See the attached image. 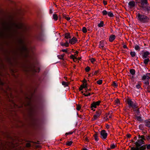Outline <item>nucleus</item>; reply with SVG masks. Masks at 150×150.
Listing matches in <instances>:
<instances>
[{
    "mask_svg": "<svg viewBox=\"0 0 150 150\" xmlns=\"http://www.w3.org/2000/svg\"><path fill=\"white\" fill-rule=\"evenodd\" d=\"M4 30L7 32H10L11 30V27L8 25L6 23H4L3 24Z\"/></svg>",
    "mask_w": 150,
    "mask_h": 150,
    "instance_id": "9d476101",
    "label": "nucleus"
},
{
    "mask_svg": "<svg viewBox=\"0 0 150 150\" xmlns=\"http://www.w3.org/2000/svg\"><path fill=\"white\" fill-rule=\"evenodd\" d=\"M134 48L136 50H140V47L139 46V45H136L135 46Z\"/></svg>",
    "mask_w": 150,
    "mask_h": 150,
    "instance_id": "c9c22d12",
    "label": "nucleus"
},
{
    "mask_svg": "<svg viewBox=\"0 0 150 150\" xmlns=\"http://www.w3.org/2000/svg\"><path fill=\"white\" fill-rule=\"evenodd\" d=\"M147 75L146 74L144 75L142 77V79L143 80H145L147 78Z\"/></svg>",
    "mask_w": 150,
    "mask_h": 150,
    "instance_id": "7c9ffc66",
    "label": "nucleus"
},
{
    "mask_svg": "<svg viewBox=\"0 0 150 150\" xmlns=\"http://www.w3.org/2000/svg\"><path fill=\"white\" fill-rule=\"evenodd\" d=\"M146 139L148 140L150 139V135H149L148 136H146Z\"/></svg>",
    "mask_w": 150,
    "mask_h": 150,
    "instance_id": "e2e57ef3",
    "label": "nucleus"
},
{
    "mask_svg": "<svg viewBox=\"0 0 150 150\" xmlns=\"http://www.w3.org/2000/svg\"><path fill=\"white\" fill-rule=\"evenodd\" d=\"M4 34L3 32L0 31V37H4Z\"/></svg>",
    "mask_w": 150,
    "mask_h": 150,
    "instance_id": "6e6d98bb",
    "label": "nucleus"
},
{
    "mask_svg": "<svg viewBox=\"0 0 150 150\" xmlns=\"http://www.w3.org/2000/svg\"><path fill=\"white\" fill-rule=\"evenodd\" d=\"M63 52H65L66 53H67L68 52L67 50L66 49H63L61 50Z\"/></svg>",
    "mask_w": 150,
    "mask_h": 150,
    "instance_id": "13d9d810",
    "label": "nucleus"
},
{
    "mask_svg": "<svg viewBox=\"0 0 150 150\" xmlns=\"http://www.w3.org/2000/svg\"><path fill=\"white\" fill-rule=\"evenodd\" d=\"M150 54V53L147 51L144 52L142 54V58L143 59L146 58L148 57V55H149Z\"/></svg>",
    "mask_w": 150,
    "mask_h": 150,
    "instance_id": "ddd939ff",
    "label": "nucleus"
},
{
    "mask_svg": "<svg viewBox=\"0 0 150 150\" xmlns=\"http://www.w3.org/2000/svg\"><path fill=\"white\" fill-rule=\"evenodd\" d=\"M63 16L64 18L65 19H67L68 21H69L70 19V18L69 17H67V16H66V14H63Z\"/></svg>",
    "mask_w": 150,
    "mask_h": 150,
    "instance_id": "c85d7f7f",
    "label": "nucleus"
},
{
    "mask_svg": "<svg viewBox=\"0 0 150 150\" xmlns=\"http://www.w3.org/2000/svg\"><path fill=\"white\" fill-rule=\"evenodd\" d=\"M142 3L140 7V9L145 12H147L148 13L149 11H150V5H149L147 0H144Z\"/></svg>",
    "mask_w": 150,
    "mask_h": 150,
    "instance_id": "f257e3e1",
    "label": "nucleus"
},
{
    "mask_svg": "<svg viewBox=\"0 0 150 150\" xmlns=\"http://www.w3.org/2000/svg\"><path fill=\"white\" fill-rule=\"evenodd\" d=\"M144 83L145 84H146V85H147V86H148L149 85V81H145L144 82Z\"/></svg>",
    "mask_w": 150,
    "mask_h": 150,
    "instance_id": "603ef678",
    "label": "nucleus"
},
{
    "mask_svg": "<svg viewBox=\"0 0 150 150\" xmlns=\"http://www.w3.org/2000/svg\"><path fill=\"white\" fill-rule=\"evenodd\" d=\"M140 149H142L143 150H144L146 149V147L144 145H143L142 146H140Z\"/></svg>",
    "mask_w": 150,
    "mask_h": 150,
    "instance_id": "a18cd8bd",
    "label": "nucleus"
},
{
    "mask_svg": "<svg viewBox=\"0 0 150 150\" xmlns=\"http://www.w3.org/2000/svg\"><path fill=\"white\" fill-rule=\"evenodd\" d=\"M136 87L137 89H140L141 90L142 89V88H141V86L139 84H137L136 86Z\"/></svg>",
    "mask_w": 150,
    "mask_h": 150,
    "instance_id": "a19ab883",
    "label": "nucleus"
},
{
    "mask_svg": "<svg viewBox=\"0 0 150 150\" xmlns=\"http://www.w3.org/2000/svg\"><path fill=\"white\" fill-rule=\"evenodd\" d=\"M83 87H84L83 88H87V83H86L85 84L84 83H83Z\"/></svg>",
    "mask_w": 150,
    "mask_h": 150,
    "instance_id": "c03bdc74",
    "label": "nucleus"
},
{
    "mask_svg": "<svg viewBox=\"0 0 150 150\" xmlns=\"http://www.w3.org/2000/svg\"><path fill=\"white\" fill-rule=\"evenodd\" d=\"M130 54L132 57H134L136 55V53L134 52L131 51L130 52Z\"/></svg>",
    "mask_w": 150,
    "mask_h": 150,
    "instance_id": "473e14b6",
    "label": "nucleus"
},
{
    "mask_svg": "<svg viewBox=\"0 0 150 150\" xmlns=\"http://www.w3.org/2000/svg\"><path fill=\"white\" fill-rule=\"evenodd\" d=\"M82 82H83V83H86L87 82V81L86 80V79H84L83 80V81Z\"/></svg>",
    "mask_w": 150,
    "mask_h": 150,
    "instance_id": "338daca9",
    "label": "nucleus"
},
{
    "mask_svg": "<svg viewBox=\"0 0 150 150\" xmlns=\"http://www.w3.org/2000/svg\"><path fill=\"white\" fill-rule=\"evenodd\" d=\"M108 15L110 17H113L114 16L113 13L111 12L110 11L108 12Z\"/></svg>",
    "mask_w": 150,
    "mask_h": 150,
    "instance_id": "bb28decb",
    "label": "nucleus"
},
{
    "mask_svg": "<svg viewBox=\"0 0 150 150\" xmlns=\"http://www.w3.org/2000/svg\"><path fill=\"white\" fill-rule=\"evenodd\" d=\"M72 143V141H68L66 142V144L69 146H70Z\"/></svg>",
    "mask_w": 150,
    "mask_h": 150,
    "instance_id": "2f4dec72",
    "label": "nucleus"
},
{
    "mask_svg": "<svg viewBox=\"0 0 150 150\" xmlns=\"http://www.w3.org/2000/svg\"><path fill=\"white\" fill-rule=\"evenodd\" d=\"M147 148L148 149H150V144L147 145Z\"/></svg>",
    "mask_w": 150,
    "mask_h": 150,
    "instance_id": "0e129e2a",
    "label": "nucleus"
},
{
    "mask_svg": "<svg viewBox=\"0 0 150 150\" xmlns=\"http://www.w3.org/2000/svg\"><path fill=\"white\" fill-rule=\"evenodd\" d=\"M104 23L103 21H101L100 23L98 24V26L99 27H101L103 26Z\"/></svg>",
    "mask_w": 150,
    "mask_h": 150,
    "instance_id": "cd10ccee",
    "label": "nucleus"
},
{
    "mask_svg": "<svg viewBox=\"0 0 150 150\" xmlns=\"http://www.w3.org/2000/svg\"><path fill=\"white\" fill-rule=\"evenodd\" d=\"M115 38V36L114 35H111L109 38V41L110 42H112Z\"/></svg>",
    "mask_w": 150,
    "mask_h": 150,
    "instance_id": "dca6fc26",
    "label": "nucleus"
},
{
    "mask_svg": "<svg viewBox=\"0 0 150 150\" xmlns=\"http://www.w3.org/2000/svg\"><path fill=\"white\" fill-rule=\"evenodd\" d=\"M30 70L34 73L39 72L40 71L39 67H36L34 63L31 64L29 67Z\"/></svg>",
    "mask_w": 150,
    "mask_h": 150,
    "instance_id": "39448f33",
    "label": "nucleus"
},
{
    "mask_svg": "<svg viewBox=\"0 0 150 150\" xmlns=\"http://www.w3.org/2000/svg\"><path fill=\"white\" fill-rule=\"evenodd\" d=\"M95 61V59L94 58H92L91 59V61L92 63H93Z\"/></svg>",
    "mask_w": 150,
    "mask_h": 150,
    "instance_id": "864d4df0",
    "label": "nucleus"
},
{
    "mask_svg": "<svg viewBox=\"0 0 150 150\" xmlns=\"http://www.w3.org/2000/svg\"><path fill=\"white\" fill-rule=\"evenodd\" d=\"M123 48H124V49H128V48H127V46L125 45H123Z\"/></svg>",
    "mask_w": 150,
    "mask_h": 150,
    "instance_id": "69168bd1",
    "label": "nucleus"
},
{
    "mask_svg": "<svg viewBox=\"0 0 150 150\" xmlns=\"http://www.w3.org/2000/svg\"><path fill=\"white\" fill-rule=\"evenodd\" d=\"M101 137L103 139H105L108 136V134L105 130H103L100 132Z\"/></svg>",
    "mask_w": 150,
    "mask_h": 150,
    "instance_id": "6e6552de",
    "label": "nucleus"
},
{
    "mask_svg": "<svg viewBox=\"0 0 150 150\" xmlns=\"http://www.w3.org/2000/svg\"><path fill=\"white\" fill-rule=\"evenodd\" d=\"M136 113L137 114V115H139L140 113L139 111V108H138L137 110L136 111Z\"/></svg>",
    "mask_w": 150,
    "mask_h": 150,
    "instance_id": "3c124183",
    "label": "nucleus"
},
{
    "mask_svg": "<svg viewBox=\"0 0 150 150\" xmlns=\"http://www.w3.org/2000/svg\"><path fill=\"white\" fill-rule=\"evenodd\" d=\"M136 3L137 4L138 6L140 7L141 6V1L140 0H135Z\"/></svg>",
    "mask_w": 150,
    "mask_h": 150,
    "instance_id": "b1692460",
    "label": "nucleus"
},
{
    "mask_svg": "<svg viewBox=\"0 0 150 150\" xmlns=\"http://www.w3.org/2000/svg\"><path fill=\"white\" fill-rule=\"evenodd\" d=\"M19 43L21 45V50L22 52H28L29 50L26 46L25 45L22 39L19 40Z\"/></svg>",
    "mask_w": 150,
    "mask_h": 150,
    "instance_id": "7ed1b4c3",
    "label": "nucleus"
},
{
    "mask_svg": "<svg viewBox=\"0 0 150 150\" xmlns=\"http://www.w3.org/2000/svg\"><path fill=\"white\" fill-rule=\"evenodd\" d=\"M53 19L55 21H57L58 19V16L57 14H54L53 16Z\"/></svg>",
    "mask_w": 150,
    "mask_h": 150,
    "instance_id": "a878e982",
    "label": "nucleus"
},
{
    "mask_svg": "<svg viewBox=\"0 0 150 150\" xmlns=\"http://www.w3.org/2000/svg\"><path fill=\"white\" fill-rule=\"evenodd\" d=\"M145 125L150 128V119L146 120L144 121Z\"/></svg>",
    "mask_w": 150,
    "mask_h": 150,
    "instance_id": "2eb2a0df",
    "label": "nucleus"
},
{
    "mask_svg": "<svg viewBox=\"0 0 150 150\" xmlns=\"http://www.w3.org/2000/svg\"><path fill=\"white\" fill-rule=\"evenodd\" d=\"M149 59L148 58L147 59H145L144 60V63L145 65L147 64H148V63L149 62Z\"/></svg>",
    "mask_w": 150,
    "mask_h": 150,
    "instance_id": "393cba45",
    "label": "nucleus"
},
{
    "mask_svg": "<svg viewBox=\"0 0 150 150\" xmlns=\"http://www.w3.org/2000/svg\"><path fill=\"white\" fill-rule=\"evenodd\" d=\"M83 87H83V85H81L79 88V91H81L82 90H83Z\"/></svg>",
    "mask_w": 150,
    "mask_h": 150,
    "instance_id": "5fc2aeb1",
    "label": "nucleus"
},
{
    "mask_svg": "<svg viewBox=\"0 0 150 150\" xmlns=\"http://www.w3.org/2000/svg\"><path fill=\"white\" fill-rule=\"evenodd\" d=\"M135 5V2L134 1L129 2L128 4V6L130 9L133 8Z\"/></svg>",
    "mask_w": 150,
    "mask_h": 150,
    "instance_id": "9b49d317",
    "label": "nucleus"
},
{
    "mask_svg": "<svg viewBox=\"0 0 150 150\" xmlns=\"http://www.w3.org/2000/svg\"><path fill=\"white\" fill-rule=\"evenodd\" d=\"M141 139H143V140H146V139L145 138V137L144 135L141 136Z\"/></svg>",
    "mask_w": 150,
    "mask_h": 150,
    "instance_id": "8fccbe9b",
    "label": "nucleus"
},
{
    "mask_svg": "<svg viewBox=\"0 0 150 150\" xmlns=\"http://www.w3.org/2000/svg\"><path fill=\"white\" fill-rule=\"evenodd\" d=\"M65 38L67 39L71 38V37L70 36V33H66L64 35Z\"/></svg>",
    "mask_w": 150,
    "mask_h": 150,
    "instance_id": "aec40b11",
    "label": "nucleus"
},
{
    "mask_svg": "<svg viewBox=\"0 0 150 150\" xmlns=\"http://www.w3.org/2000/svg\"><path fill=\"white\" fill-rule=\"evenodd\" d=\"M98 71H96L94 74H93V75H96L97 74V73H98Z\"/></svg>",
    "mask_w": 150,
    "mask_h": 150,
    "instance_id": "680f3d73",
    "label": "nucleus"
},
{
    "mask_svg": "<svg viewBox=\"0 0 150 150\" xmlns=\"http://www.w3.org/2000/svg\"><path fill=\"white\" fill-rule=\"evenodd\" d=\"M62 84L64 86V87H66L68 86V83L65 81H62Z\"/></svg>",
    "mask_w": 150,
    "mask_h": 150,
    "instance_id": "f704fd0d",
    "label": "nucleus"
},
{
    "mask_svg": "<svg viewBox=\"0 0 150 150\" xmlns=\"http://www.w3.org/2000/svg\"><path fill=\"white\" fill-rule=\"evenodd\" d=\"M65 55V54L63 53V54H62L61 55H58L57 57L59 59L64 60V59L63 57H64Z\"/></svg>",
    "mask_w": 150,
    "mask_h": 150,
    "instance_id": "5701e85b",
    "label": "nucleus"
},
{
    "mask_svg": "<svg viewBox=\"0 0 150 150\" xmlns=\"http://www.w3.org/2000/svg\"><path fill=\"white\" fill-rule=\"evenodd\" d=\"M101 113V111L100 110L96 111V114L93 116V117L92 118V120H96L99 117Z\"/></svg>",
    "mask_w": 150,
    "mask_h": 150,
    "instance_id": "1a4fd4ad",
    "label": "nucleus"
},
{
    "mask_svg": "<svg viewBox=\"0 0 150 150\" xmlns=\"http://www.w3.org/2000/svg\"><path fill=\"white\" fill-rule=\"evenodd\" d=\"M70 58L71 59H74V58H75V59H77V58L76 57H75L74 56L73 54H72L70 56Z\"/></svg>",
    "mask_w": 150,
    "mask_h": 150,
    "instance_id": "79ce46f5",
    "label": "nucleus"
},
{
    "mask_svg": "<svg viewBox=\"0 0 150 150\" xmlns=\"http://www.w3.org/2000/svg\"><path fill=\"white\" fill-rule=\"evenodd\" d=\"M126 136L127 138H129L131 137V135L130 134H127L126 135Z\"/></svg>",
    "mask_w": 150,
    "mask_h": 150,
    "instance_id": "bf43d9fd",
    "label": "nucleus"
},
{
    "mask_svg": "<svg viewBox=\"0 0 150 150\" xmlns=\"http://www.w3.org/2000/svg\"><path fill=\"white\" fill-rule=\"evenodd\" d=\"M137 16L138 17V20L142 23H148L149 20V18L146 16L141 14L139 13L138 14Z\"/></svg>",
    "mask_w": 150,
    "mask_h": 150,
    "instance_id": "f03ea898",
    "label": "nucleus"
},
{
    "mask_svg": "<svg viewBox=\"0 0 150 150\" xmlns=\"http://www.w3.org/2000/svg\"><path fill=\"white\" fill-rule=\"evenodd\" d=\"M136 145V147L135 149H139V147H140L143 144H145V142L143 140V139H138L137 142L134 143Z\"/></svg>",
    "mask_w": 150,
    "mask_h": 150,
    "instance_id": "0eeeda50",
    "label": "nucleus"
},
{
    "mask_svg": "<svg viewBox=\"0 0 150 150\" xmlns=\"http://www.w3.org/2000/svg\"><path fill=\"white\" fill-rule=\"evenodd\" d=\"M77 41V38L75 37H73L72 39L69 40V43L72 44L76 43Z\"/></svg>",
    "mask_w": 150,
    "mask_h": 150,
    "instance_id": "f8f14e48",
    "label": "nucleus"
},
{
    "mask_svg": "<svg viewBox=\"0 0 150 150\" xmlns=\"http://www.w3.org/2000/svg\"><path fill=\"white\" fill-rule=\"evenodd\" d=\"M73 132H70L68 133H66L65 135L66 136H67V135L71 134L73 133Z\"/></svg>",
    "mask_w": 150,
    "mask_h": 150,
    "instance_id": "09e8293b",
    "label": "nucleus"
},
{
    "mask_svg": "<svg viewBox=\"0 0 150 150\" xmlns=\"http://www.w3.org/2000/svg\"><path fill=\"white\" fill-rule=\"evenodd\" d=\"M96 105L95 104V103H94V102L93 103H92L91 104V108H96Z\"/></svg>",
    "mask_w": 150,
    "mask_h": 150,
    "instance_id": "c756f323",
    "label": "nucleus"
},
{
    "mask_svg": "<svg viewBox=\"0 0 150 150\" xmlns=\"http://www.w3.org/2000/svg\"><path fill=\"white\" fill-rule=\"evenodd\" d=\"M102 13L103 16H106L108 15V12L104 10L102 11Z\"/></svg>",
    "mask_w": 150,
    "mask_h": 150,
    "instance_id": "72a5a7b5",
    "label": "nucleus"
},
{
    "mask_svg": "<svg viewBox=\"0 0 150 150\" xmlns=\"http://www.w3.org/2000/svg\"><path fill=\"white\" fill-rule=\"evenodd\" d=\"M81 106L80 105H77V107H76V109L78 110H79L81 108Z\"/></svg>",
    "mask_w": 150,
    "mask_h": 150,
    "instance_id": "de8ad7c7",
    "label": "nucleus"
},
{
    "mask_svg": "<svg viewBox=\"0 0 150 150\" xmlns=\"http://www.w3.org/2000/svg\"><path fill=\"white\" fill-rule=\"evenodd\" d=\"M44 35L42 32L40 31L36 33L34 35V38L37 40L43 41L44 40Z\"/></svg>",
    "mask_w": 150,
    "mask_h": 150,
    "instance_id": "20e7f679",
    "label": "nucleus"
},
{
    "mask_svg": "<svg viewBox=\"0 0 150 150\" xmlns=\"http://www.w3.org/2000/svg\"><path fill=\"white\" fill-rule=\"evenodd\" d=\"M103 3L104 5H105L107 4V1H103Z\"/></svg>",
    "mask_w": 150,
    "mask_h": 150,
    "instance_id": "774afa93",
    "label": "nucleus"
},
{
    "mask_svg": "<svg viewBox=\"0 0 150 150\" xmlns=\"http://www.w3.org/2000/svg\"><path fill=\"white\" fill-rule=\"evenodd\" d=\"M127 103L128 105L129 108H131L134 109L137 108V104L136 103H134L131 99H129L127 101Z\"/></svg>",
    "mask_w": 150,
    "mask_h": 150,
    "instance_id": "423d86ee",
    "label": "nucleus"
},
{
    "mask_svg": "<svg viewBox=\"0 0 150 150\" xmlns=\"http://www.w3.org/2000/svg\"><path fill=\"white\" fill-rule=\"evenodd\" d=\"M104 41L103 40L100 41L99 44V47L100 48L103 49L104 48Z\"/></svg>",
    "mask_w": 150,
    "mask_h": 150,
    "instance_id": "6ab92c4d",
    "label": "nucleus"
},
{
    "mask_svg": "<svg viewBox=\"0 0 150 150\" xmlns=\"http://www.w3.org/2000/svg\"><path fill=\"white\" fill-rule=\"evenodd\" d=\"M115 103L117 104H118L120 102L119 100L117 99L116 100H115Z\"/></svg>",
    "mask_w": 150,
    "mask_h": 150,
    "instance_id": "052dcab7",
    "label": "nucleus"
},
{
    "mask_svg": "<svg viewBox=\"0 0 150 150\" xmlns=\"http://www.w3.org/2000/svg\"><path fill=\"white\" fill-rule=\"evenodd\" d=\"M129 72L132 75V78H134L133 76L135 74V71L134 69H132L129 70Z\"/></svg>",
    "mask_w": 150,
    "mask_h": 150,
    "instance_id": "a211bd4d",
    "label": "nucleus"
},
{
    "mask_svg": "<svg viewBox=\"0 0 150 150\" xmlns=\"http://www.w3.org/2000/svg\"><path fill=\"white\" fill-rule=\"evenodd\" d=\"M61 45L62 46H65L66 47H68L69 46V43L68 42L67 40L66 41V42L65 43L63 42H61L60 43Z\"/></svg>",
    "mask_w": 150,
    "mask_h": 150,
    "instance_id": "412c9836",
    "label": "nucleus"
},
{
    "mask_svg": "<svg viewBox=\"0 0 150 150\" xmlns=\"http://www.w3.org/2000/svg\"><path fill=\"white\" fill-rule=\"evenodd\" d=\"M94 102L95 103V104H96V105H99L101 101L99 100L96 102Z\"/></svg>",
    "mask_w": 150,
    "mask_h": 150,
    "instance_id": "37998d69",
    "label": "nucleus"
},
{
    "mask_svg": "<svg viewBox=\"0 0 150 150\" xmlns=\"http://www.w3.org/2000/svg\"><path fill=\"white\" fill-rule=\"evenodd\" d=\"M135 117L137 119V120L141 122L142 121V117L140 116H137L136 115H135Z\"/></svg>",
    "mask_w": 150,
    "mask_h": 150,
    "instance_id": "4be33fe9",
    "label": "nucleus"
},
{
    "mask_svg": "<svg viewBox=\"0 0 150 150\" xmlns=\"http://www.w3.org/2000/svg\"><path fill=\"white\" fill-rule=\"evenodd\" d=\"M93 137L96 141H98V133L95 132V133L93 135Z\"/></svg>",
    "mask_w": 150,
    "mask_h": 150,
    "instance_id": "f3484780",
    "label": "nucleus"
},
{
    "mask_svg": "<svg viewBox=\"0 0 150 150\" xmlns=\"http://www.w3.org/2000/svg\"><path fill=\"white\" fill-rule=\"evenodd\" d=\"M112 85L113 86H114L115 87H117V84L115 83V81H113V83Z\"/></svg>",
    "mask_w": 150,
    "mask_h": 150,
    "instance_id": "ea45409f",
    "label": "nucleus"
},
{
    "mask_svg": "<svg viewBox=\"0 0 150 150\" xmlns=\"http://www.w3.org/2000/svg\"><path fill=\"white\" fill-rule=\"evenodd\" d=\"M90 70V68L88 66H87L85 69V70L86 72H88Z\"/></svg>",
    "mask_w": 150,
    "mask_h": 150,
    "instance_id": "58836bf2",
    "label": "nucleus"
},
{
    "mask_svg": "<svg viewBox=\"0 0 150 150\" xmlns=\"http://www.w3.org/2000/svg\"><path fill=\"white\" fill-rule=\"evenodd\" d=\"M131 150H139V149H135V147H133L131 148Z\"/></svg>",
    "mask_w": 150,
    "mask_h": 150,
    "instance_id": "4d7b16f0",
    "label": "nucleus"
},
{
    "mask_svg": "<svg viewBox=\"0 0 150 150\" xmlns=\"http://www.w3.org/2000/svg\"><path fill=\"white\" fill-rule=\"evenodd\" d=\"M14 24L16 28L18 29H22L24 26L23 25L22 23H20L19 24H17L14 23Z\"/></svg>",
    "mask_w": 150,
    "mask_h": 150,
    "instance_id": "4468645a",
    "label": "nucleus"
},
{
    "mask_svg": "<svg viewBox=\"0 0 150 150\" xmlns=\"http://www.w3.org/2000/svg\"><path fill=\"white\" fill-rule=\"evenodd\" d=\"M82 31L84 33H86L87 32V29L85 27H83L82 29Z\"/></svg>",
    "mask_w": 150,
    "mask_h": 150,
    "instance_id": "e433bc0d",
    "label": "nucleus"
},
{
    "mask_svg": "<svg viewBox=\"0 0 150 150\" xmlns=\"http://www.w3.org/2000/svg\"><path fill=\"white\" fill-rule=\"evenodd\" d=\"M110 148L111 149H114L115 148L116 146L114 144H111L110 146Z\"/></svg>",
    "mask_w": 150,
    "mask_h": 150,
    "instance_id": "49530a36",
    "label": "nucleus"
},
{
    "mask_svg": "<svg viewBox=\"0 0 150 150\" xmlns=\"http://www.w3.org/2000/svg\"><path fill=\"white\" fill-rule=\"evenodd\" d=\"M97 83L99 85L101 84L102 83V80H99L97 81Z\"/></svg>",
    "mask_w": 150,
    "mask_h": 150,
    "instance_id": "4c0bfd02",
    "label": "nucleus"
}]
</instances>
